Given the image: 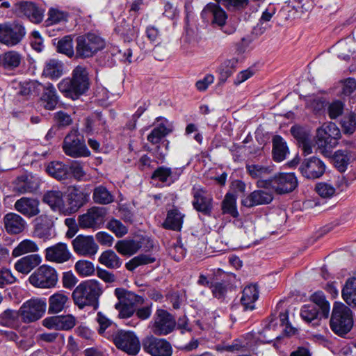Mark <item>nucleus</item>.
<instances>
[{
	"label": "nucleus",
	"mask_w": 356,
	"mask_h": 356,
	"mask_svg": "<svg viewBox=\"0 0 356 356\" xmlns=\"http://www.w3.org/2000/svg\"><path fill=\"white\" fill-rule=\"evenodd\" d=\"M41 261L42 259L39 254H29L17 260L15 264V268L19 273L28 274L38 266Z\"/></svg>",
	"instance_id": "nucleus-29"
},
{
	"label": "nucleus",
	"mask_w": 356,
	"mask_h": 356,
	"mask_svg": "<svg viewBox=\"0 0 356 356\" xmlns=\"http://www.w3.org/2000/svg\"><path fill=\"white\" fill-rule=\"evenodd\" d=\"M340 138V129L334 123H324L316 129L315 143L319 152L325 157H330Z\"/></svg>",
	"instance_id": "nucleus-3"
},
{
	"label": "nucleus",
	"mask_w": 356,
	"mask_h": 356,
	"mask_svg": "<svg viewBox=\"0 0 356 356\" xmlns=\"http://www.w3.org/2000/svg\"><path fill=\"white\" fill-rule=\"evenodd\" d=\"M331 159L334 165L341 172H345L350 161V156L347 150H337L333 155L329 157Z\"/></svg>",
	"instance_id": "nucleus-40"
},
{
	"label": "nucleus",
	"mask_w": 356,
	"mask_h": 356,
	"mask_svg": "<svg viewBox=\"0 0 356 356\" xmlns=\"http://www.w3.org/2000/svg\"><path fill=\"white\" fill-rule=\"evenodd\" d=\"M342 126L346 134H353L356 128V114L351 113L342 122Z\"/></svg>",
	"instance_id": "nucleus-64"
},
{
	"label": "nucleus",
	"mask_w": 356,
	"mask_h": 356,
	"mask_svg": "<svg viewBox=\"0 0 356 356\" xmlns=\"http://www.w3.org/2000/svg\"><path fill=\"white\" fill-rule=\"evenodd\" d=\"M353 326V312L341 302H335L330 318L331 330L339 337H344Z\"/></svg>",
	"instance_id": "nucleus-5"
},
{
	"label": "nucleus",
	"mask_w": 356,
	"mask_h": 356,
	"mask_svg": "<svg viewBox=\"0 0 356 356\" xmlns=\"http://www.w3.org/2000/svg\"><path fill=\"white\" fill-rule=\"evenodd\" d=\"M273 200V195L271 192L264 189L255 190L245 197L241 203L248 208L268 204Z\"/></svg>",
	"instance_id": "nucleus-22"
},
{
	"label": "nucleus",
	"mask_w": 356,
	"mask_h": 356,
	"mask_svg": "<svg viewBox=\"0 0 356 356\" xmlns=\"http://www.w3.org/2000/svg\"><path fill=\"white\" fill-rule=\"evenodd\" d=\"M155 260L156 259L154 257L141 254L132 258L125 266L127 270L133 271L138 266L152 264L154 262Z\"/></svg>",
	"instance_id": "nucleus-53"
},
{
	"label": "nucleus",
	"mask_w": 356,
	"mask_h": 356,
	"mask_svg": "<svg viewBox=\"0 0 356 356\" xmlns=\"http://www.w3.org/2000/svg\"><path fill=\"white\" fill-rule=\"evenodd\" d=\"M45 301L32 298L24 303L19 308L21 318L24 323H29L42 318L46 310Z\"/></svg>",
	"instance_id": "nucleus-12"
},
{
	"label": "nucleus",
	"mask_w": 356,
	"mask_h": 356,
	"mask_svg": "<svg viewBox=\"0 0 356 356\" xmlns=\"http://www.w3.org/2000/svg\"><path fill=\"white\" fill-rule=\"evenodd\" d=\"M74 252L81 257H93L98 252L99 245L92 236L79 234L72 241Z\"/></svg>",
	"instance_id": "nucleus-14"
},
{
	"label": "nucleus",
	"mask_w": 356,
	"mask_h": 356,
	"mask_svg": "<svg viewBox=\"0 0 356 356\" xmlns=\"http://www.w3.org/2000/svg\"><path fill=\"white\" fill-rule=\"evenodd\" d=\"M16 278L11 273L10 270L6 268H0V288L13 284Z\"/></svg>",
	"instance_id": "nucleus-62"
},
{
	"label": "nucleus",
	"mask_w": 356,
	"mask_h": 356,
	"mask_svg": "<svg viewBox=\"0 0 356 356\" xmlns=\"http://www.w3.org/2000/svg\"><path fill=\"white\" fill-rule=\"evenodd\" d=\"M107 211L104 207H93L79 217V225L82 229H99L104 224Z\"/></svg>",
	"instance_id": "nucleus-13"
},
{
	"label": "nucleus",
	"mask_w": 356,
	"mask_h": 356,
	"mask_svg": "<svg viewBox=\"0 0 356 356\" xmlns=\"http://www.w3.org/2000/svg\"><path fill=\"white\" fill-rule=\"evenodd\" d=\"M115 309L118 312L120 318H129L135 314V308L124 303L120 300L115 305Z\"/></svg>",
	"instance_id": "nucleus-58"
},
{
	"label": "nucleus",
	"mask_w": 356,
	"mask_h": 356,
	"mask_svg": "<svg viewBox=\"0 0 356 356\" xmlns=\"http://www.w3.org/2000/svg\"><path fill=\"white\" fill-rule=\"evenodd\" d=\"M115 295L118 300L136 308L138 305H142L145 303V298L135 293L122 288L115 289Z\"/></svg>",
	"instance_id": "nucleus-30"
},
{
	"label": "nucleus",
	"mask_w": 356,
	"mask_h": 356,
	"mask_svg": "<svg viewBox=\"0 0 356 356\" xmlns=\"http://www.w3.org/2000/svg\"><path fill=\"white\" fill-rule=\"evenodd\" d=\"M68 300V296L63 292L53 294L49 298V313L57 314L60 312L67 307Z\"/></svg>",
	"instance_id": "nucleus-33"
},
{
	"label": "nucleus",
	"mask_w": 356,
	"mask_h": 356,
	"mask_svg": "<svg viewBox=\"0 0 356 356\" xmlns=\"http://www.w3.org/2000/svg\"><path fill=\"white\" fill-rule=\"evenodd\" d=\"M292 136L298 140V144L302 141H305L310 138V132L307 129L300 126H293L291 128Z\"/></svg>",
	"instance_id": "nucleus-61"
},
{
	"label": "nucleus",
	"mask_w": 356,
	"mask_h": 356,
	"mask_svg": "<svg viewBox=\"0 0 356 356\" xmlns=\"http://www.w3.org/2000/svg\"><path fill=\"white\" fill-rule=\"evenodd\" d=\"M63 64L56 59H50L47 61L43 70V74L51 79H58L62 76Z\"/></svg>",
	"instance_id": "nucleus-41"
},
{
	"label": "nucleus",
	"mask_w": 356,
	"mask_h": 356,
	"mask_svg": "<svg viewBox=\"0 0 356 356\" xmlns=\"http://www.w3.org/2000/svg\"><path fill=\"white\" fill-rule=\"evenodd\" d=\"M47 172L52 177L58 179H65L70 174L69 167L59 161H52L46 168Z\"/></svg>",
	"instance_id": "nucleus-36"
},
{
	"label": "nucleus",
	"mask_w": 356,
	"mask_h": 356,
	"mask_svg": "<svg viewBox=\"0 0 356 356\" xmlns=\"http://www.w3.org/2000/svg\"><path fill=\"white\" fill-rule=\"evenodd\" d=\"M144 350L152 356H171L172 348L171 344L164 339L150 336L143 342Z\"/></svg>",
	"instance_id": "nucleus-15"
},
{
	"label": "nucleus",
	"mask_w": 356,
	"mask_h": 356,
	"mask_svg": "<svg viewBox=\"0 0 356 356\" xmlns=\"http://www.w3.org/2000/svg\"><path fill=\"white\" fill-rule=\"evenodd\" d=\"M248 174L254 179H259V181L266 178L271 172L273 169L270 166L262 165L259 164H250L246 165Z\"/></svg>",
	"instance_id": "nucleus-47"
},
{
	"label": "nucleus",
	"mask_w": 356,
	"mask_h": 356,
	"mask_svg": "<svg viewBox=\"0 0 356 356\" xmlns=\"http://www.w3.org/2000/svg\"><path fill=\"white\" fill-rule=\"evenodd\" d=\"M57 51L66 55L69 58H76V49H74L71 35H65L58 40L57 43Z\"/></svg>",
	"instance_id": "nucleus-48"
},
{
	"label": "nucleus",
	"mask_w": 356,
	"mask_h": 356,
	"mask_svg": "<svg viewBox=\"0 0 356 356\" xmlns=\"http://www.w3.org/2000/svg\"><path fill=\"white\" fill-rule=\"evenodd\" d=\"M39 205L40 202L38 200L32 197H22L15 202L14 209L24 216L30 218L40 213V210Z\"/></svg>",
	"instance_id": "nucleus-20"
},
{
	"label": "nucleus",
	"mask_w": 356,
	"mask_h": 356,
	"mask_svg": "<svg viewBox=\"0 0 356 356\" xmlns=\"http://www.w3.org/2000/svg\"><path fill=\"white\" fill-rule=\"evenodd\" d=\"M68 204L71 210L77 211L87 202V195L76 188H73L68 195Z\"/></svg>",
	"instance_id": "nucleus-45"
},
{
	"label": "nucleus",
	"mask_w": 356,
	"mask_h": 356,
	"mask_svg": "<svg viewBox=\"0 0 356 356\" xmlns=\"http://www.w3.org/2000/svg\"><path fill=\"white\" fill-rule=\"evenodd\" d=\"M202 17L211 21L214 28L222 29L227 19V14L218 3H209L202 11Z\"/></svg>",
	"instance_id": "nucleus-18"
},
{
	"label": "nucleus",
	"mask_w": 356,
	"mask_h": 356,
	"mask_svg": "<svg viewBox=\"0 0 356 356\" xmlns=\"http://www.w3.org/2000/svg\"><path fill=\"white\" fill-rule=\"evenodd\" d=\"M141 243L133 239H124L118 241L115 245V250L122 255L131 256L141 248Z\"/></svg>",
	"instance_id": "nucleus-32"
},
{
	"label": "nucleus",
	"mask_w": 356,
	"mask_h": 356,
	"mask_svg": "<svg viewBox=\"0 0 356 356\" xmlns=\"http://www.w3.org/2000/svg\"><path fill=\"white\" fill-rule=\"evenodd\" d=\"M316 191L317 193L323 198H330L335 193L334 187L325 182H321L316 184Z\"/></svg>",
	"instance_id": "nucleus-60"
},
{
	"label": "nucleus",
	"mask_w": 356,
	"mask_h": 356,
	"mask_svg": "<svg viewBox=\"0 0 356 356\" xmlns=\"http://www.w3.org/2000/svg\"><path fill=\"white\" fill-rule=\"evenodd\" d=\"M72 75V79L61 80L58 84V88L66 97L76 99L89 89V73L85 66L77 65Z\"/></svg>",
	"instance_id": "nucleus-1"
},
{
	"label": "nucleus",
	"mask_w": 356,
	"mask_h": 356,
	"mask_svg": "<svg viewBox=\"0 0 356 356\" xmlns=\"http://www.w3.org/2000/svg\"><path fill=\"white\" fill-rule=\"evenodd\" d=\"M184 216L177 209H172L168 211L166 218L162 226L166 229L180 231L182 227Z\"/></svg>",
	"instance_id": "nucleus-31"
},
{
	"label": "nucleus",
	"mask_w": 356,
	"mask_h": 356,
	"mask_svg": "<svg viewBox=\"0 0 356 356\" xmlns=\"http://www.w3.org/2000/svg\"><path fill=\"white\" fill-rule=\"evenodd\" d=\"M21 314L18 311L7 309L0 314V325L16 328L20 325Z\"/></svg>",
	"instance_id": "nucleus-34"
},
{
	"label": "nucleus",
	"mask_w": 356,
	"mask_h": 356,
	"mask_svg": "<svg viewBox=\"0 0 356 356\" xmlns=\"http://www.w3.org/2000/svg\"><path fill=\"white\" fill-rule=\"evenodd\" d=\"M92 199L97 204L106 205L114 201V196L105 186L100 185L93 189Z\"/></svg>",
	"instance_id": "nucleus-42"
},
{
	"label": "nucleus",
	"mask_w": 356,
	"mask_h": 356,
	"mask_svg": "<svg viewBox=\"0 0 356 356\" xmlns=\"http://www.w3.org/2000/svg\"><path fill=\"white\" fill-rule=\"evenodd\" d=\"M167 120L161 122L158 126L155 127L150 134L147 136V140L152 144H158L162 138L171 132V128L168 126Z\"/></svg>",
	"instance_id": "nucleus-39"
},
{
	"label": "nucleus",
	"mask_w": 356,
	"mask_h": 356,
	"mask_svg": "<svg viewBox=\"0 0 356 356\" xmlns=\"http://www.w3.org/2000/svg\"><path fill=\"white\" fill-rule=\"evenodd\" d=\"M259 298V289L257 285L250 284L245 286L242 292L241 302L245 311L255 309V302Z\"/></svg>",
	"instance_id": "nucleus-28"
},
{
	"label": "nucleus",
	"mask_w": 356,
	"mask_h": 356,
	"mask_svg": "<svg viewBox=\"0 0 356 356\" xmlns=\"http://www.w3.org/2000/svg\"><path fill=\"white\" fill-rule=\"evenodd\" d=\"M289 153L286 142L280 136H275L273 138V157L274 161L281 162L286 159Z\"/></svg>",
	"instance_id": "nucleus-35"
},
{
	"label": "nucleus",
	"mask_w": 356,
	"mask_h": 356,
	"mask_svg": "<svg viewBox=\"0 0 356 356\" xmlns=\"http://www.w3.org/2000/svg\"><path fill=\"white\" fill-rule=\"evenodd\" d=\"M26 34L24 24L19 21L0 24V43L8 47H13L21 43Z\"/></svg>",
	"instance_id": "nucleus-6"
},
{
	"label": "nucleus",
	"mask_w": 356,
	"mask_h": 356,
	"mask_svg": "<svg viewBox=\"0 0 356 356\" xmlns=\"http://www.w3.org/2000/svg\"><path fill=\"white\" fill-rule=\"evenodd\" d=\"M40 181L32 175H22L14 184V191L20 194L33 193L38 188Z\"/></svg>",
	"instance_id": "nucleus-24"
},
{
	"label": "nucleus",
	"mask_w": 356,
	"mask_h": 356,
	"mask_svg": "<svg viewBox=\"0 0 356 356\" xmlns=\"http://www.w3.org/2000/svg\"><path fill=\"white\" fill-rule=\"evenodd\" d=\"M29 280L35 287L49 289L56 285L58 274L54 268L42 265L29 277Z\"/></svg>",
	"instance_id": "nucleus-11"
},
{
	"label": "nucleus",
	"mask_w": 356,
	"mask_h": 356,
	"mask_svg": "<svg viewBox=\"0 0 356 356\" xmlns=\"http://www.w3.org/2000/svg\"><path fill=\"white\" fill-rule=\"evenodd\" d=\"M43 86L35 80L24 82L20 84L18 94L24 97L38 96L44 88Z\"/></svg>",
	"instance_id": "nucleus-38"
},
{
	"label": "nucleus",
	"mask_w": 356,
	"mask_h": 356,
	"mask_svg": "<svg viewBox=\"0 0 356 356\" xmlns=\"http://www.w3.org/2000/svg\"><path fill=\"white\" fill-rule=\"evenodd\" d=\"M43 202L54 211H60L63 207V193L60 191H47L43 196Z\"/></svg>",
	"instance_id": "nucleus-44"
},
{
	"label": "nucleus",
	"mask_w": 356,
	"mask_h": 356,
	"mask_svg": "<svg viewBox=\"0 0 356 356\" xmlns=\"http://www.w3.org/2000/svg\"><path fill=\"white\" fill-rule=\"evenodd\" d=\"M76 272L82 276H90L95 272L94 265L86 260H79L75 264Z\"/></svg>",
	"instance_id": "nucleus-57"
},
{
	"label": "nucleus",
	"mask_w": 356,
	"mask_h": 356,
	"mask_svg": "<svg viewBox=\"0 0 356 356\" xmlns=\"http://www.w3.org/2000/svg\"><path fill=\"white\" fill-rule=\"evenodd\" d=\"M21 55L15 51L6 52L0 59L2 66L8 70L17 67L21 63Z\"/></svg>",
	"instance_id": "nucleus-46"
},
{
	"label": "nucleus",
	"mask_w": 356,
	"mask_h": 356,
	"mask_svg": "<svg viewBox=\"0 0 356 356\" xmlns=\"http://www.w3.org/2000/svg\"><path fill=\"white\" fill-rule=\"evenodd\" d=\"M53 226V222L47 216H39L35 219L34 236L44 241L52 238L54 236Z\"/></svg>",
	"instance_id": "nucleus-23"
},
{
	"label": "nucleus",
	"mask_w": 356,
	"mask_h": 356,
	"mask_svg": "<svg viewBox=\"0 0 356 356\" xmlns=\"http://www.w3.org/2000/svg\"><path fill=\"white\" fill-rule=\"evenodd\" d=\"M19 13L26 16L33 23H40L43 19V11L35 3L29 1L20 2L18 4Z\"/></svg>",
	"instance_id": "nucleus-26"
},
{
	"label": "nucleus",
	"mask_w": 356,
	"mask_h": 356,
	"mask_svg": "<svg viewBox=\"0 0 356 356\" xmlns=\"http://www.w3.org/2000/svg\"><path fill=\"white\" fill-rule=\"evenodd\" d=\"M63 149L65 154L73 158L90 156V152L86 146L83 136L75 129L70 131L65 137Z\"/></svg>",
	"instance_id": "nucleus-8"
},
{
	"label": "nucleus",
	"mask_w": 356,
	"mask_h": 356,
	"mask_svg": "<svg viewBox=\"0 0 356 356\" xmlns=\"http://www.w3.org/2000/svg\"><path fill=\"white\" fill-rule=\"evenodd\" d=\"M43 87L40 98V104L47 110H54L58 102L56 90L51 83H47Z\"/></svg>",
	"instance_id": "nucleus-27"
},
{
	"label": "nucleus",
	"mask_w": 356,
	"mask_h": 356,
	"mask_svg": "<svg viewBox=\"0 0 356 356\" xmlns=\"http://www.w3.org/2000/svg\"><path fill=\"white\" fill-rule=\"evenodd\" d=\"M6 232L9 234H19L23 232L27 227L26 220L19 214L10 212L3 218Z\"/></svg>",
	"instance_id": "nucleus-21"
},
{
	"label": "nucleus",
	"mask_w": 356,
	"mask_h": 356,
	"mask_svg": "<svg viewBox=\"0 0 356 356\" xmlns=\"http://www.w3.org/2000/svg\"><path fill=\"white\" fill-rule=\"evenodd\" d=\"M318 307L316 305H305L300 310V316L306 322H312L313 320L318 318V316H321L319 312Z\"/></svg>",
	"instance_id": "nucleus-52"
},
{
	"label": "nucleus",
	"mask_w": 356,
	"mask_h": 356,
	"mask_svg": "<svg viewBox=\"0 0 356 356\" xmlns=\"http://www.w3.org/2000/svg\"><path fill=\"white\" fill-rule=\"evenodd\" d=\"M102 292L101 284L97 280H89L80 283L75 288L72 293V298L79 309L90 306L96 309Z\"/></svg>",
	"instance_id": "nucleus-2"
},
{
	"label": "nucleus",
	"mask_w": 356,
	"mask_h": 356,
	"mask_svg": "<svg viewBox=\"0 0 356 356\" xmlns=\"http://www.w3.org/2000/svg\"><path fill=\"white\" fill-rule=\"evenodd\" d=\"M76 323L75 318L72 315L58 316L57 330H68Z\"/></svg>",
	"instance_id": "nucleus-59"
},
{
	"label": "nucleus",
	"mask_w": 356,
	"mask_h": 356,
	"mask_svg": "<svg viewBox=\"0 0 356 356\" xmlns=\"http://www.w3.org/2000/svg\"><path fill=\"white\" fill-rule=\"evenodd\" d=\"M238 59L232 58L224 61L219 67V72L222 78L227 79L230 76L238 64Z\"/></svg>",
	"instance_id": "nucleus-55"
},
{
	"label": "nucleus",
	"mask_w": 356,
	"mask_h": 356,
	"mask_svg": "<svg viewBox=\"0 0 356 356\" xmlns=\"http://www.w3.org/2000/svg\"><path fill=\"white\" fill-rule=\"evenodd\" d=\"M311 300L313 302L312 305H317L321 311V316L327 318L330 314V306L324 293L322 291H317L311 296Z\"/></svg>",
	"instance_id": "nucleus-50"
},
{
	"label": "nucleus",
	"mask_w": 356,
	"mask_h": 356,
	"mask_svg": "<svg viewBox=\"0 0 356 356\" xmlns=\"http://www.w3.org/2000/svg\"><path fill=\"white\" fill-rule=\"evenodd\" d=\"M107 228L117 237H122L128 233V228L120 220L113 218L107 224Z\"/></svg>",
	"instance_id": "nucleus-54"
},
{
	"label": "nucleus",
	"mask_w": 356,
	"mask_h": 356,
	"mask_svg": "<svg viewBox=\"0 0 356 356\" xmlns=\"http://www.w3.org/2000/svg\"><path fill=\"white\" fill-rule=\"evenodd\" d=\"M194 209L206 216H211L213 209V197L200 186H194L192 190Z\"/></svg>",
	"instance_id": "nucleus-16"
},
{
	"label": "nucleus",
	"mask_w": 356,
	"mask_h": 356,
	"mask_svg": "<svg viewBox=\"0 0 356 356\" xmlns=\"http://www.w3.org/2000/svg\"><path fill=\"white\" fill-rule=\"evenodd\" d=\"M222 211L223 214H229L234 218L238 216V212L236 209V197L232 193H227L222 202Z\"/></svg>",
	"instance_id": "nucleus-51"
},
{
	"label": "nucleus",
	"mask_w": 356,
	"mask_h": 356,
	"mask_svg": "<svg viewBox=\"0 0 356 356\" xmlns=\"http://www.w3.org/2000/svg\"><path fill=\"white\" fill-rule=\"evenodd\" d=\"M326 166L316 156L305 159L300 164L299 170L302 175L309 179L320 178L325 173Z\"/></svg>",
	"instance_id": "nucleus-17"
},
{
	"label": "nucleus",
	"mask_w": 356,
	"mask_h": 356,
	"mask_svg": "<svg viewBox=\"0 0 356 356\" xmlns=\"http://www.w3.org/2000/svg\"><path fill=\"white\" fill-rule=\"evenodd\" d=\"M99 261L108 268H118L122 265V260L112 250L103 252L99 257Z\"/></svg>",
	"instance_id": "nucleus-43"
},
{
	"label": "nucleus",
	"mask_w": 356,
	"mask_h": 356,
	"mask_svg": "<svg viewBox=\"0 0 356 356\" xmlns=\"http://www.w3.org/2000/svg\"><path fill=\"white\" fill-rule=\"evenodd\" d=\"M176 327V321L167 310L157 309L150 323L152 332L157 336H165L171 333Z\"/></svg>",
	"instance_id": "nucleus-9"
},
{
	"label": "nucleus",
	"mask_w": 356,
	"mask_h": 356,
	"mask_svg": "<svg viewBox=\"0 0 356 356\" xmlns=\"http://www.w3.org/2000/svg\"><path fill=\"white\" fill-rule=\"evenodd\" d=\"M71 257L72 253L65 243H57L44 250L45 259L50 262L63 264L68 261Z\"/></svg>",
	"instance_id": "nucleus-19"
},
{
	"label": "nucleus",
	"mask_w": 356,
	"mask_h": 356,
	"mask_svg": "<svg viewBox=\"0 0 356 356\" xmlns=\"http://www.w3.org/2000/svg\"><path fill=\"white\" fill-rule=\"evenodd\" d=\"M341 95L343 96L350 95L356 90V80L354 78H348L341 81Z\"/></svg>",
	"instance_id": "nucleus-63"
},
{
	"label": "nucleus",
	"mask_w": 356,
	"mask_h": 356,
	"mask_svg": "<svg viewBox=\"0 0 356 356\" xmlns=\"http://www.w3.org/2000/svg\"><path fill=\"white\" fill-rule=\"evenodd\" d=\"M259 186L270 188L277 194L292 192L298 186V179L294 173H278L270 179L258 181Z\"/></svg>",
	"instance_id": "nucleus-7"
},
{
	"label": "nucleus",
	"mask_w": 356,
	"mask_h": 356,
	"mask_svg": "<svg viewBox=\"0 0 356 356\" xmlns=\"http://www.w3.org/2000/svg\"><path fill=\"white\" fill-rule=\"evenodd\" d=\"M105 46V40L99 33L88 32L80 35L75 39L76 58H92Z\"/></svg>",
	"instance_id": "nucleus-4"
},
{
	"label": "nucleus",
	"mask_w": 356,
	"mask_h": 356,
	"mask_svg": "<svg viewBox=\"0 0 356 356\" xmlns=\"http://www.w3.org/2000/svg\"><path fill=\"white\" fill-rule=\"evenodd\" d=\"M183 169L181 168H170L165 166H161L157 168L152 175L154 179H158L161 182L174 183L177 181Z\"/></svg>",
	"instance_id": "nucleus-25"
},
{
	"label": "nucleus",
	"mask_w": 356,
	"mask_h": 356,
	"mask_svg": "<svg viewBox=\"0 0 356 356\" xmlns=\"http://www.w3.org/2000/svg\"><path fill=\"white\" fill-rule=\"evenodd\" d=\"M38 246L35 242L29 239H24L14 248L12 254L17 257L26 253L38 252Z\"/></svg>",
	"instance_id": "nucleus-49"
},
{
	"label": "nucleus",
	"mask_w": 356,
	"mask_h": 356,
	"mask_svg": "<svg viewBox=\"0 0 356 356\" xmlns=\"http://www.w3.org/2000/svg\"><path fill=\"white\" fill-rule=\"evenodd\" d=\"M115 346L129 355H136L140 348V341L134 332L123 330H117L111 335Z\"/></svg>",
	"instance_id": "nucleus-10"
},
{
	"label": "nucleus",
	"mask_w": 356,
	"mask_h": 356,
	"mask_svg": "<svg viewBox=\"0 0 356 356\" xmlns=\"http://www.w3.org/2000/svg\"><path fill=\"white\" fill-rule=\"evenodd\" d=\"M168 250L171 257L177 261L182 259L186 254V250L183 248L181 242L179 239H178L176 243H173L170 245Z\"/></svg>",
	"instance_id": "nucleus-56"
},
{
	"label": "nucleus",
	"mask_w": 356,
	"mask_h": 356,
	"mask_svg": "<svg viewBox=\"0 0 356 356\" xmlns=\"http://www.w3.org/2000/svg\"><path fill=\"white\" fill-rule=\"evenodd\" d=\"M343 300L353 307H356V277L348 279L342 289Z\"/></svg>",
	"instance_id": "nucleus-37"
}]
</instances>
